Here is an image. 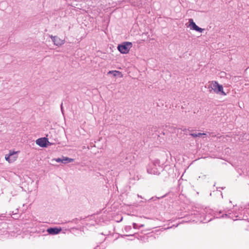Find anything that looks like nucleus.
Instances as JSON below:
<instances>
[{"label":"nucleus","instance_id":"obj_10","mask_svg":"<svg viewBox=\"0 0 249 249\" xmlns=\"http://www.w3.org/2000/svg\"><path fill=\"white\" fill-rule=\"evenodd\" d=\"M205 133H191L190 134V135L193 136V137H200L202 135H205Z\"/></svg>","mask_w":249,"mask_h":249},{"label":"nucleus","instance_id":"obj_6","mask_svg":"<svg viewBox=\"0 0 249 249\" xmlns=\"http://www.w3.org/2000/svg\"><path fill=\"white\" fill-rule=\"evenodd\" d=\"M48 142V139L46 138H39L36 141V143L41 147H46Z\"/></svg>","mask_w":249,"mask_h":249},{"label":"nucleus","instance_id":"obj_8","mask_svg":"<svg viewBox=\"0 0 249 249\" xmlns=\"http://www.w3.org/2000/svg\"><path fill=\"white\" fill-rule=\"evenodd\" d=\"M61 231V229L58 228H50L47 230V231L51 234H56L59 233Z\"/></svg>","mask_w":249,"mask_h":249},{"label":"nucleus","instance_id":"obj_7","mask_svg":"<svg viewBox=\"0 0 249 249\" xmlns=\"http://www.w3.org/2000/svg\"><path fill=\"white\" fill-rule=\"evenodd\" d=\"M108 77H121L123 76V74L121 72L117 71H109L108 72L107 74Z\"/></svg>","mask_w":249,"mask_h":249},{"label":"nucleus","instance_id":"obj_5","mask_svg":"<svg viewBox=\"0 0 249 249\" xmlns=\"http://www.w3.org/2000/svg\"><path fill=\"white\" fill-rule=\"evenodd\" d=\"M189 26L190 27V29L192 30H196L199 32L202 33L204 30V29H202L197 26L196 23L194 22L193 19L192 18L189 19Z\"/></svg>","mask_w":249,"mask_h":249},{"label":"nucleus","instance_id":"obj_12","mask_svg":"<svg viewBox=\"0 0 249 249\" xmlns=\"http://www.w3.org/2000/svg\"><path fill=\"white\" fill-rule=\"evenodd\" d=\"M221 75H220L221 78H222V77H224V75L225 74L224 72H221Z\"/></svg>","mask_w":249,"mask_h":249},{"label":"nucleus","instance_id":"obj_3","mask_svg":"<svg viewBox=\"0 0 249 249\" xmlns=\"http://www.w3.org/2000/svg\"><path fill=\"white\" fill-rule=\"evenodd\" d=\"M18 152L19 151H12L10 150L9 154L5 156V160L9 163L14 162L18 158L17 154Z\"/></svg>","mask_w":249,"mask_h":249},{"label":"nucleus","instance_id":"obj_9","mask_svg":"<svg viewBox=\"0 0 249 249\" xmlns=\"http://www.w3.org/2000/svg\"><path fill=\"white\" fill-rule=\"evenodd\" d=\"M74 161V159H71L68 157H63L62 163H70Z\"/></svg>","mask_w":249,"mask_h":249},{"label":"nucleus","instance_id":"obj_4","mask_svg":"<svg viewBox=\"0 0 249 249\" xmlns=\"http://www.w3.org/2000/svg\"><path fill=\"white\" fill-rule=\"evenodd\" d=\"M50 37L52 39L54 44L56 46H61L65 43L64 39L60 38L57 36H53V35H50Z\"/></svg>","mask_w":249,"mask_h":249},{"label":"nucleus","instance_id":"obj_1","mask_svg":"<svg viewBox=\"0 0 249 249\" xmlns=\"http://www.w3.org/2000/svg\"><path fill=\"white\" fill-rule=\"evenodd\" d=\"M208 89L210 92L213 91L216 94H220L222 95H226V93L223 90V87L222 85L219 84L216 81H212L208 85Z\"/></svg>","mask_w":249,"mask_h":249},{"label":"nucleus","instance_id":"obj_11","mask_svg":"<svg viewBox=\"0 0 249 249\" xmlns=\"http://www.w3.org/2000/svg\"><path fill=\"white\" fill-rule=\"evenodd\" d=\"M55 160L57 162H62V159H61V158H57V159H55Z\"/></svg>","mask_w":249,"mask_h":249},{"label":"nucleus","instance_id":"obj_2","mask_svg":"<svg viewBox=\"0 0 249 249\" xmlns=\"http://www.w3.org/2000/svg\"><path fill=\"white\" fill-rule=\"evenodd\" d=\"M132 47V43L129 42H124L118 46V49L122 53H127Z\"/></svg>","mask_w":249,"mask_h":249}]
</instances>
